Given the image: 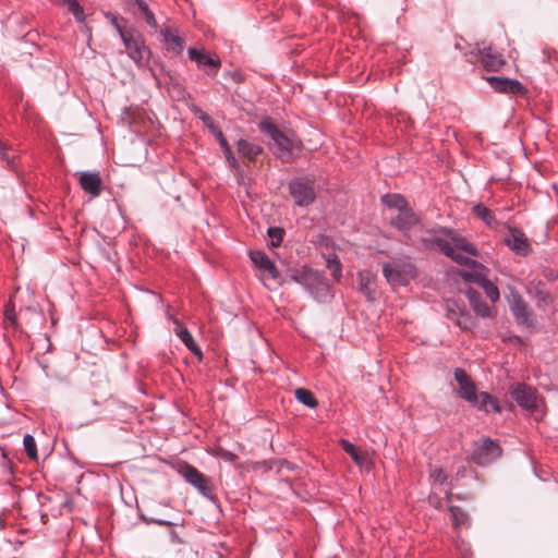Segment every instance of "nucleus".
Masks as SVG:
<instances>
[{"instance_id": "41", "label": "nucleus", "mask_w": 558, "mask_h": 558, "mask_svg": "<svg viewBox=\"0 0 558 558\" xmlns=\"http://www.w3.org/2000/svg\"><path fill=\"white\" fill-rule=\"evenodd\" d=\"M327 266L332 271L333 278L336 280H339L342 275V266H341L340 260L337 257L329 258L327 260Z\"/></svg>"}, {"instance_id": "8", "label": "nucleus", "mask_w": 558, "mask_h": 558, "mask_svg": "<svg viewBox=\"0 0 558 558\" xmlns=\"http://www.w3.org/2000/svg\"><path fill=\"white\" fill-rule=\"evenodd\" d=\"M507 300L517 324L526 328H533L535 325L534 314L515 288L509 289Z\"/></svg>"}, {"instance_id": "22", "label": "nucleus", "mask_w": 558, "mask_h": 558, "mask_svg": "<svg viewBox=\"0 0 558 558\" xmlns=\"http://www.w3.org/2000/svg\"><path fill=\"white\" fill-rule=\"evenodd\" d=\"M468 402H470L477 410L484 411L486 413H488L490 410L496 413L501 412L499 401L488 392H481L480 395L475 392V398L469 400Z\"/></svg>"}, {"instance_id": "45", "label": "nucleus", "mask_w": 558, "mask_h": 558, "mask_svg": "<svg viewBox=\"0 0 558 558\" xmlns=\"http://www.w3.org/2000/svg\"><path fill=\"white\" fill-rule=\"evenodd\" d=\"M194 113L204 122V124L208 129H209V125H215V123L213 122L211 118L206 112H204L203 110L195 109Z\"/></svg>"}, {"instance_id": "17", "label": "nucleus", "mask_w": 558, "mask_h": 558, "mask_svg": "<svg viewBox=\"0 0 558 558\" xmlns=\"http://www.w3.org/2000/svg\"><path fill=\"white\" fill-rule=\"evenodd\" d=\"M418 222L420 218L410 206L398 211V215L391 218V226L402 232L408 239L410 236L409 232Z\"/></svg>"}, {"instance_id": "2", "label": "nucleus", "mask_w": 558, "mask_h": 558, "mask_svg": "<svg viewBox=\"0 0 558 558\" xmlns=\"http://www.w3.org/2000/svg\"><path fill=\"white\" fill-rule=\"evenodd\" d=\"M438 230L442 233V235L449 238V242L447 244L448 250L442 252L445 256L451 258L453 262L462 266H480L476 260L463 254L468 253L471 256L477 257L478 250L474 244L469 242L466 238H464L454 229L440 227Z\"/></svg>"}, {"instance_id": "30", "label": "nucleus", "mask_w": 558, "mask_h": 558, "mask_svg": "<svg viewBox=\"0 0 558 558\" xmlns=\"http://www.w3.org/2000/svg\"><path fill=\"white\" fill-rule=\"evenodd\" d=\"M294 395L299 402H301L302 404H304L305 407H307L310 409H314L318 404L314 395L307 389L299 388L295 390Z\"/></svg>"}, {"instance_id": "46", "label": "nucleus", "mask_w": 558, "mask_h": 558, "mask_svg": "<svg viewBox=\"0 0 558 558\" xmlns=\"http://www.w3.org/2000/svg\"><path fill=\"white\" fill-rule=\"evenodd\" d=\"M222 151H223V155L226 157V159L231 163V165H234L235 163V157L233 156V153L231 150V147L229 144H227V147H221Z\"/></svg>"}, {"instance_id": "14", "label": "nucleus", "mask_w": 558, "mask_h": 558, "mask_svg": "<svg viewBox=\"0 0 558 558\" xmlns=\"http://www.w3.org/2000/svg\"><path fill=\"white\" fill-rule=\"evenodd\" d=\"M250 258L255 267L259 269L262 276L266 279L279 281L280 275L275 263L263 251H251Z\"/></svg>"}, {"instance_id": "20", "label": "nucleus", "mask_w": 558, "mask_h": 558, "mask_svg": "<svg viewBox=\"0 0 558 558\" xmlns=\"http://www.w3.org/2000/svg\"><path fill=\"white\" fill-rule=\"evenodd\" d=\"M162 43L169 52L177 56L181 54L185 48V40L181 37L177 31L171 27H165L160 29Z\"/></svg>"}, {"instance_id": "53", "label": "nucleus", "mask_w": 558, "mask_h": 558, "mask_svg": "<svg viewBox=\"0 0 558 558\" xmlns=\"http://www.w3.org/2000/svg\"><path fill=\"white\" fill-rule=\"evenodd\" d=\"M546 277L550 280L557 278V276L553 272V271H549V274H546Z\"/></svg>"}, {"instance_id": "16", "label": "nucleus", "mask_w": 558, "mask_h": 558, "mask_svg": "<svg viewBox=\"0 0 558 558\" xmlns=\"http://www.w3.org/2000/svg\"><path fill=\"white\" fill-rule=\"evenodd\" d=\"M485 80L489 83L492 88L501 94L521 95L525 92L522 83L514 78L486 76Z\"/></svg>"}, {"instance_id": "9", "label": "nucleus", "mask_w": 558, "mask_h": 558, "mask_svg": "<svg viewBox=\"0 0 558 558\" xmlns=\"http://www.w3.org/2000/svg\"><path fill=\"white\" fill-rule=\"evenodd\" d=\"M501 447L498 441L483 438L474 442L472 460L482 466L488 465L501 456Z\"/></svg>"}, {"instance_id": "49", "label": "nucleus", "mask_w": 558, "mask_h": 558, "mask_svg": "<svg viewBox=\"0 0 558 558\" xmlns=\"http://www.w3.org/2000/svg\"><path fill=\"white\" fill-rule=\"evenodd\" d=\"M154 522H155L156 524H158V525H161V526H170V525H172V524H173L171 521L162 520V519L155 520Z\"/></svg>"}, {"instance_id": "29", "label": "nucleus", "mask_w": 558, "mask_h": 558, "mask_svg": "<svg viewBox=\"0 0 558 558\" xmlns=\"http://www.w3.org/2000/svg\"><path fill=\"white\" fill-rule=\"evenodd\" d=\"M341 447L359 466H363L366 463V458L360 454L355 445L349 440L342 439Z\"/></svg>"}, {"instance_id": "32", "label": "nucleus", "mask_w": 558, "mask_h": 558, "mask_svg": "<svg viewBox=\"0 0 558 558\" xmlns=\"http://www.w3.org/2000/svg\"><path fill=\"white\" fill-rule=\"evenodd\" d=\"M553 298L548 291L544 289V283L537 282V291H536V304L538 307H546L553 305Z\"/></svg>"}, {"instance_id": "38", "label": "nucleus", "mask_w": 558, "mask_h": 558, "mask_svg": "<svg viewBox=\"0 0 558 558\" xmlns=\"http://www.w3.org/2000/svg\"><path fill=\"white\" fill-rule=\"evenodd\" d=\"M462 278L465 281L476 283L480 287H482V284L487 280L485 275L480 271H464L462 272Z\"/></svg>"}, {"instance_id": "13", "label": "nucleus", "mask_w": 558, "mask_h": 558, "mask_svg": "<svg viewBox=\"0 0 558 558\" xmlns=\"http://www.w3.org/2000/svg\"><path fill=\"white\" fill-rule=\"evenodd\" d=\"M510 395L524 410L534 411L537 408L536 390L526 384H514L511 386Z\"/></svg>"}, {"instance_id": "15", "label": "nucleus", "mask_w": 558, "mask_h": 558, "mask_svg": "<svg viewBox=\"0 0 558 558\" xmlns=\"http://www.w3.org/2000/svg\"><path fill=\"white\" fill-rule=\"evenodd\" d=\"M507 227L510 234L505 239L506 245L517 255L527 256L532 252V246L524 232L514 227Z\"/></svg>"}, {"instance_id": "25", "label": "nucleus", "mask_w": 558, "mask_h": 558, "mask_svg": "<svg viewBox=\"0 0 558 558\" xmlns=\"http://www.w3.org/2000/svg\"><path fill=\"white\" fill-rule=\"evenodd\" d=\"M171 320L173 323V332L174 335L183 342V344L186 347V349H199L191 332L187 330V328L180 323L177 318L171 317Z\"/></svg>"}, {"instance_id": "5", "label": "nucleus", "mask_w": 558, "mask_h": 558, "mask_svg": "<svg viewBox=\"0 0 558 558\" xmlns=\"http://www.w3.org/2000/svg\"><path fill=\"white\" fill-rule=\"evenodd\" d=\"M383 275L391 286H408L417 276V271L409 259H395L384 265Z\"/></svg>"}, {"instance_id": "19", "label": "nucleus", "mask_w": 558, "mask_h": 558, "mask_svg": "<svg viewBox=\"0 0 558 558\" xmlns=\"http://www.w3.org/2000/svg\"><path fill=\"white\" fill-rule=\"evenodd\" d=\"M454 379L459 384L458 395L462 399L469 401L475 398V384L463 368L457 367L454 369Z\"/></svg>"}, {"instance_id": "40", "label": "nucleus", "mask_w": 558, "mask_h": 558, "mask_svg": "<svg viewBox=\"0 0 558 558\" xmlns=\"http://www.w3.org/2000/svg\"><path fill=\"white\" fill-rule=\"evenodd\" d=\"M459 319L458 322L456 323L457 326H459L461 329L463 330H469L472 328L473 326V318L472 316L470 315L469 312H466L465 310L462 312V314H459Z\"/></svg>"}, {"instance_id": "1", "label": "nucleus", "mask_w": 558, "mask_h": 558, "mask_svg": "<svg viewBox=\"0 0 558 558\" xmlns=\"http://www.w3.org/2000/svg\"><path fill=\"white\" fill-rule=\"evenodd\" d=\"M292 281L301 284L304 290L318 302H328L332 298L328 279L318 270L303 266L290 270Z\"/></svg>"}, {"instance_id": "10", "label": "nucleus", "mask_w": 558, "mask_h": 558, "mask_svg": "<svg viewBox=\"0 0 558 558\" xmlns=\"http://www.w3.org/2000/svg\"><path fill=\"white\" fill-rule=\"evenodd\" d=\"M289 192L294 203L300 207H307L316 199L314 183L303 178H295L289 183Z\"/></svg>"}, {"instance_id": "37", "label": "nucleus", "mask_w": 558, "mask_h": 558, "mask_svg": "<svg viewBox=\"0 0 558 558\" xmlns=\"http://www.w3.org/2000/svg\"><path fill=\"white\" fill-rule=\"evenodd\" d=\"M283 233H284V231L281 228H277V227L268 228L267 234L271 239L270 245L272 247L279 246V244L281 243V241L283 239Z\"/></svg>"}, {"instance_id": "42", "label": "nucleus", "mask_w": 558, "mask_h": 558, "mask_svg": "<svg viewBox=\"0 0 558 558\" xmlns=\"http://www.w3.org/2000/svg\"><path fill=\"white\" fill-rule=\"evenodd\" d=\"M209 131L217 138L220 147H225V146L227 147L228 141L217 124L209 125Z\"/></svg>"}, {"instance_id": "48", "label": "nucleus", "mask_w": 558, "mask_h": 558, "mask_svg": "<svg viewBox=\"0 0 558 558\" xmlns=\"http://www.w3.org/2000/svg\"><path fill=\"white\" fill-rule=\"evenodd\" d=\"M229 75L232 77V80L236 83H240L243 81V75L240 72H231Z\"/></svg>"}, {"instance_id": "6", "label": "nucleus", "mask_w": 558, "mask_h": 558, "mask_svg": "<svg viewBox=\"0 0 558 558\" xmlns=\"http://www.w3.org/2000/svg\"><path fill=\"white\" fill-rule=\"evenodd\" d=\"M465 57L470 63L480 59L482 66L488 72H498L506 65L504 56L492 46L476 44L470 53H465Z\"/></svg>"}, {"instance_id": "36", "label": "nucleus", "mask_w": 558, "mask_h": 558, "mask_svg": "<svg viewBox=\"0 0 558 558\" xmlns=\"http://www.w3.org/2000/svg\"><path fill=\"white\" fill-rule=\"evenodd\" d=\"M482 288L484 289L487 298L493 302L495 303L496 301L499 300V290L497 288L496 284H494L490 280H486L483 284H482Z\"/></svg>"}, {"instance_id": "44", "label": "nucleus", "mask_w": 558, "mask_h": 558, "mask_svg": "<svg viewBox=\"0 0 558 558\" xmlns=\"http://www.w3.org/2000/svg\"><path fill=\"white\" fill-rule=\"evenodd\" d=\"M0 158L4 161L10 169H14L15 167V158L9 156L4 145L0 142Z\"/></svg>"}, {"instance_id": "35", "label": "nucleus", "mask_w": 558, "mask_h": 558, "mask_svg": "<svg viewBox=\"0 0 558 558\" xmlns=\"http://www.w3.org/2000/svg\"><path fill=\"white\" fill-rule=\"evenodd\" d=\"M464 308H462L456 301H448L446 303V316L452 323H457L459 319V314H462Z\"/></svg>"}, {"instance_id": "47", "label": "nucleus", "mask_w": 558, "mask_h": 558, "mask_svg": "<svg viewBox=\"0 0 558 558\" xmlns=\"http://www.w3.org/2000/svg\"><path fill=\"white\" fill-rule=\"evenodd\" d=\"M4 317L7 320H9L11 323L12 326L15 325V313H14L13 308H10L9 306H7V308L4 311Z\"/></svg>"}, {"instance_id": "12", "label": "nucleus", "mask_w": 558, "mask_h": 558, "mask_svg": "<svg viewBox=\"0 0 558 558\" xmlns=\"http://www.w3.org/2000/svg\"><path fill=\"white\" fill-rule=\"evenodd\" d=\"M189 59L196 63L207 75L215 77L221 66V61L217 54H210L205 49L191 47L187 51Z\"/></svg>"}, {"instance_id": "24", "label": "nucleus", "mask_w": 558, "mask_h": 558, "mask_svg": "<svg viewBox=\"0 0 558 558\" xmlns=\"http://www.w3.org/2000/svg\"><path fill=\"white\" fill-rule=\"evenodd\" d=\"M359 290L363 293L368 301L374 300L375 292V277L371 271H359Z\"/></svg>"}, {"instance_id": "23", "label": "nucleus", "mask_w": 558, "mask_h": 558, "mask_svg": "<svg viewBox=\"0 0 558 558\" xmlns=\"http://www.w3.org/2000/svg\"><path fill=\"white\" fill-rule=\"evenodd\" d=\"M472 214L480 220H482L492 230H498L500 223L497 220L493 210L486 207L484 204L478 203L472 207Z\"/></svg>"}, {"instance_id": "3", "label": "nucleus", "mask_w": 558, "mask_h": 558, "mask_svg": "<svg viewBox=\"0 0 558 558\" xmlns=\"http://www.w3.org/2000/svg\"><path fill=\"white\" fill-rule=\"evenodd\" d=\"M258 130L267 135L272 143L269 145L272 154L283 162H290L294 158L295 142L282 132L269 118L258 123Z\"/></svg>"}, {"instance_id": "33", "label": "nucleus", "mask_w": 558, "mask_h": 558, "mask_svg": "<svg viewBox=\"0 0 558 558\" xmlns=\"http://www.w3.org/2000/svg\"><path fill=\"white\" fill-rule=\"evenodd\" d=\"M449 511L454 527H460L468 523L469 517L461 508L451 506Z\"/></svg>"}, {"instance_id": "52", "label": "nucleus", "mask_w": 558, "mask_h": 558, "mask_svg": "<svg viewBox=\"0 0 558 558\" xmlns=\"http://www.w3.org/2000/svg\"><path fill=\"white\" fill-rule=\"evenodd\" d=\"M194 353V355L196 356V359L201 362L203 360V351L201 350H197V351H192Z\"/></svg>"}, {"instance_id": "28", "label": "nucleus", "mask_w": 558, "mask_h": 558, "mask_svg": "<svg viewBox=\"0 0 558 558\" xmlns=\"http://www.w3.org/2000/svg\"><path fill=\"white\" fill-rule=\"evenodd\" d=\"M134 4L137 5V9L145 20L146 24L153 28H158V23L156 21L154 12L149 9L148 4L144 0H132Z\"/></svg>"}, {"instance_id": "7", "label": "nucleus", "mask_w": 558, "mask_h": 558, "mask_svg": "<svg viewBox=\"0 0 558 558\" xmlns=\"http://www.w3.org/2000/svg\"><path fill=\"white\" fill-rule=\"evenodd\" d=\"M178 473L183 480L193 486L204 498L214 501L215 494L210 480L195 466L183 463L179 465Z\"/></svg>"}, {"instance_id": "21", "label": "nucleus", "mask_w": 558, "mask_h": 558, "mask_svg": "<svg viewBox=\"0 0 558 558\" xmlns=\"http://www.w3.org/2000/svg\"><path fill=\"white\" fill-rule=\"evenodd\" d=\"M465 295L476 315L484 318L493 315L492 307L482 299V295L477 290L469 288L465 291Z\"/></svg>"}, {"instance_id": "39", "label": "nucleus", "mask_w": 558, "mask_h": 558, "mask_svg": "<svg viewBox=\"0 0 558 558\" xmlns=\"http://www.w3.org/2000/svg\"><path fill=\"white\" fill-rule=\"evenodd\" d=\"M429 478L435 485H442L447 481V474L441 468H434L429 470Z\"/></svg>"}, {"instance_id": "31", "label": "nucleus", "mask_w": 558, "mask_h": 558, "mask_svg": "<svg viewBox=\"0 0 558 558\" xmlns=\"http://www.w3.org/2000/svg\"><path fill=\"white\" fill-rule=\"evenodd\" d=\"M61 4L66 7L77 22L83 23L85 21L84 10L77 0H61Z\"/></svg>"}, {"instance_id": "18", "label": "nucleus", "mask_w": 558, "mask_h": 558, "mask_svg": "<svg viewBox=\"0 0 558 558\" xmlns=\"http://www.w3.org/2000/svg\"><path fill=\"white\" fill-rule=\"evenodd\" d=\"M80 185L82 190L93 197H97L101 193V178L98 172L81 171L77 172Z\"/></svg>"}, {"instance_id": "11", "label": "nucleus", "mask_w": 558, "mask_h": 558, "mask_svg": "<svg viewBox=\"0 0 558 558\" xmlns=\"http://www.w3.org/2000/svg\"><path fill=\"white\" fill-rule=\"evenodd\" d=\"M440 226L432 230H426L424 234L417 239L409 236L408 243L428 251L438 250L442 253L445 250H448L447 244L449 242V238L442 235L438 230Z\"/></svg>"}, {"instance_id": "43", "label": "nucleus", "mask_w": 558, "mask_h": 558, "mask_svg": "<svg viewBox=\"0 0 558 558\" xmlns=\"http://www.w3.org/2000/svg\"><path fill=\"white\" fill-rule=\"evenodd\" d=\"M0 158L4 161L10 169H14L15 167V158L9 156L4 145L0 142Z\"/></svg>"}, {"instance_id": "26", "label": "nucleus", "mask_w": 558, "mask_h": 558, "mask_svg": "<svg viewBox=\"0 0 558 558\" xmlns=\"http://www.w3.org/2000/svg\"><path fill=\"white\" fill-rule=\"evenodd\" d=\"M238 150L243 157L247 158L248 160H254L258 155L263 153L262 146L248 142L246 140H240L238 142Z\"/></svg>"}, {"instance_id": "54", "label": "nucleus", "mask_w": 558, "mask_h": 558, "mask_svg": "<svg viewBox=\"0 0 558 558\" xmlns=\"http://www.w3.org/2000/svg\"><path fill=\"white\" fill-rule=\"evenodd\" d=\"M454 47H456V49L461 50V51L463 49L460 43H456Z\"/></svg>"}, {"instance_id": "51", "label": "nucleus", "mask_w": 558, "mask_h": 558, "mask_svg": "<svg viewBox=\"0 0 558 558\" xmlns=\"http://www.w3.org/2000/svg\"><path fill=\"white\" fill-rule=\"evenodd\" d=\"M170 536H171L172 542L178 543V544L182 543V539L179 537L177 532L172 531L170 533Z\"/></svg>"}, {"instance_id": "27", "label": "nucleus", "mask_w": 558, "mask_h": 558, "mask_svg": "<svg viewBox=\"0 0 558 558\" xmlns=\"http://www.w3.org/2000/svg\"><path fill=\"white\" fill-rule=\"evenodd\" d=\"M381 203L389 209L401 211L409 207L408 201L400 194H385L381 196Z\"/></svg>"}, {"instance_id": "4", "label": "nucleus", "mask_w": 558, "mask_h": 558, "mask_svg": "<svg viewBox=\"0 0 558 558\" xmlns=\"http://www.w3.org/2000/svg\"><path fill=\"white\" fill-rule=\"evenodd\" d=\"M119 35L124 44L128 56L136 63L137 66H144L150 58V50L145 44L142 34L134 29H119Z\"/></svg>"}, {"instance_id": "34", "label": "nucleus", "mask_w": 558, "mask_h": 558, "mask_svg": "<svg viewBox=\"0 0 558 558\" xmlns=\"http://www.w3.org/2000/svg\"><path fill=\"white\" fill-rule=\"evenodd\" d=\"M23 445L28 458L36 461L38 459V452L36 441L33 435L26 434L23 438Z\"/></svg>"}, {"instance_id": "50", "label": "nucleus", "mask_w": 558, "mask_h": 558, "mask_svg": "<svg viewBox=\"0 0 558 558\" xmlns=\"http://www.w3.org/2000/svg\"><path fill=\"white\" fill-rule=\"evenodd\" d=\"M111 24L113 25V27L117 29V32L119 33V29H124L118 22V19L116 16H112V20H111Z\"/></svg>"}]
</instances>
